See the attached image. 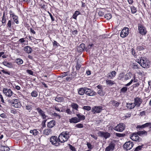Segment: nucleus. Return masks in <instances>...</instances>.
<instances>
[{"label": "nucleus", "instance_id": "obj_41", "mask_svg": "<svg viewBox=\"0 0 151 151\" xmlns=\"http://www.w3.org/2000/svg\"><path fill=\"white\" fill-rule=\"evenodd\" d=\"M106 83L109 86H112L115 83L114 82V81H112L111 80H106Z\"/></svg>", "mask_w": 151, "mask_h": 151}, {"label": "nucleus", "instance_id": "obj_42", "mask_svg": "<svg viewBox=\"0 0 151 151\" xmlns=\"http://www.w3.org/2000/svg\"><path fill=\"white\" fill-rule=\"evenodd\" d=\"M35 29H36V28H28V30H30V33L33 34V35H35L36 34V32L35 31Z\"/></svg>", "mask_w": 151, "mask_h": 151}, {"label": "nucleus", "instance_id": "obj_35", "mask_svg": "<svg viewBox=\"0 0 151 151\" xmlns=\"http://www.w3.org/2000/svg\"><path fill=\"white\" fill-rule=\"evenodd\" d=\"M26 109L30 112L32 109V106L31 104H27L25 106Z\"/></svg>", "mask_w": 151, "mask_h": 151}, {"label": "nucleus", "instance_id": "obj_10", "mask_svg": "<svg viewBox=\"0 0 151 151\" xmlns=\"http://www.w3.org/2000/svg\"><path fill=\"white\" fill-rule=\"evenodd\" d=\"M116 144L113 141H111L109 144L108 146L105 149V151H113L115 149Z\"/></svg>", "mask_w": 151, "mask_h": 151}, {"label": "nucleus", "instance_id": "obj_31", "mask_svg": "<svg viewBox=\"0 0 151 151\" xmlns=\"http://www.w3.org/2000/svg\"><path fill=\"white\" fill-rule=\"evenodd\" d=\"M126 105L127 108L130 109H133L135 107L133 103H127Z\"/></svg>", "mask_w": 151, "mask_h": 151}, {"label": "nucleus", "instance_id": "obj_38", "mask_svg": "<svg viewBox=\"0 0 151 151\" xmlns=\"http://www.w3.org/2000/svg\"><path fill=\"white\" fill-rule=\"evenodd\" d=\"M69 74V72L68 71L66 72H64L62 73L61 74V75L59 77L61 78H63L64 77L66 76Z\"/></svg>", "mask_w": 151, "mask_h": 151}, {"label": "nucleus", "instance_id": "obj_2", "mask_svg": "<svg viewBox=\"0 0 151 151\" xmlns=\"http://www.w3.org/2000/svg\"><path fill=\"white\" fill-rule=\"evenodd\" d=\"M70 137V132L66 131L62 132L58 136L59 141L61 143H64L67 141Z\"/></svg>", "mask_w": 151, "mask_h": 151}, {"label": "nucleus", "instance_id": "obj_58", "mask_svg": "<svg viewBox=\"0 0 151 151\" xmlns=\"http://www.w3.org/2000/svg\"><path fill=\"white\" fill-rule=\"evenodd\" d=\"M131 52L132 54L134 56V57H136L137 55L134 49L132 48L131 49Z\"/></svg>", "mask_w": 151, "mask_h": 151}, {"label": "nucleus", "instance_id": "obj_32", "mask_svg": "<svg viewBox=\"0 0 151 151\" xmlns=\"http://www.w3.org/2000/svg\"><path fill=\"white\" fill-rule=\"evenodd\" d=\"M16 63L19 65L22 64L23 61L20 58H17L15 60Z\"/></svg>", "mask_w": 151, "mask_h": 151}, {"label": "nucleus", "instance_id": "obj_47", "mask_svg": "<svg viewBox=\"0 0 151 151\" xmlns=\"http://www.w3.org/2000/svg\"><path fill=\"white\" fill-rule=\"evenodd\" d=\"M18 16H15L14 17H13L12 19L14 22L16 24H18L19 23V21L18 19Z\"/></svg>", "mask_w": 151, "mask_h": 151}, {"label": "nucleus", "instance_id": "obj_26", "mask_svg": "<svg viewBox=\"0 0 151 151\" xmlns=\"http://www.w3.org/2000/svg\"><path fill=\"white\" fill-rule=\"evenodd\" d=\"M76 116L78 117V122L84 120L85 119V116L83 115H81L80 114H76Z\"/></svg>", "mask_w": 151, "mask_h": 151}, {"label": "nucleus", "instance_id": "obj_36", "mask_svg": "<svg viewBox=\"0 0 151 151\" xmlns=\"http://www.w3.org/2000/svg\"><path fill=\"white\" fill-rule=\"evenodd\" d=\"M80 14V13L78 11H76L73 14L72 17L74 19H76L77 16Z\"/></svg>", "mask_w": 151, "mask_h": 151}, {"label": "nucleus", "instance_id": "obj_33", "mask_svg": "<svg viewBox=\"0 0 151 151\" xmlns=\"http://www.w3.org/2000/svg\"><path fill=\"white\" fill-rule=\"evenodd\" d=\"M3 64L4 65L9 68H11L12 67V64L11 63H9L7 61H4L3 62Z\"/></svg>", "mask_w": 151, "mask_h": 151}, {"label": "nucleus", "instance_id": "obj_18", "mask_svg": "<svg viewBox=\"0 0 151 151\" xmlns=\"http://www.w3.org/2000/svg\"><path fill=\"white\" fill-rule=\"evenodd\" d=\"M36 110L37 111L38 113L42 117L43 119H45L47 116L45 114V112L42 111L40 108L38 107L36 108Z\"/></svg>", "mask_w": 151, "mask_h": 151}, {"label": "nucleus", "instance_id": "obj_50", "mask_svg": "<svg viewBox=\"0 0 151 151\" xmlns=\"http://www.w3.org/2000/svg\"><path fill=\"white\" fill-rule=\"evenodd\" d=\"M131 12L132 14H134L137 12V9L134 6H131Z\"/></svg>", "mask_w": 151, "mask_h": 151}, {"label": "nucleus", "instance_id": "obj_44", "mask_svg": "<svg viewBox=\"0 0 151 151\" xmlns=\"http://www.w3.org/2000/svg\"><path fill=\"white\" fill-rule=\"evenodd\" d=\"M144 145H141L138 146L134 150V151H139L142 149V148H143Z\"/></svg>", "mask_w": 151, "mask_h": 151}, {"label": "nucleus", "instance_id": "obj_53", "mask_svg": "<svg viewBox=\"0 0 151 151\" xmlns=\"http://www.w3.org/2000/svg\"><path fill=\"white\" fill-rule=\"evenodd\" d=\"M151 125V123L150 122H147L145 124L142 125V127L143 128H145L146 127H147Z\"/></svg>", "mask_w": 151, "mask_h": 151}, {"label": "nucleus", "instance_id": "obj_17", "mask_svg": "<svg viewBox=\"0 0 151 151\" xmlns=\"http://www.w3.org/2000/svg\"><path fill=\"white\" fill-rule=\"evenodd\" d=\"M129 34V28L127 27H124L121 31L120 34V36L122 37H125L127 36Z\"/></svg>", "mask_w": 151, "mask_h": 151}, {"label": "nucleus", "instance_id": "obj_25", "mask_svg": "<svg viewBox=\"0 0 151 151\" xmlns=\"http://www.w3.org/2000/svg\"><path fill=\"white\" fill-rule=\"evenodd\" d=\"M116 74V72L115 71H113L109 73L107 77L110 79H113L115 77Z\"/></svg>", "mask_w": 151, "mask_h": 151}, {"label": "nucleus", "instance_id": "obj_13", "mask_svg": "<svg viewBox=\"0 0 151 151\" xmlns=\"http://www.w3.org/2000/svg\"><path fill=\"white\" fill-rule=\"evenodd\" d=\"M86 89L85 93L88 96H94L96 94V92L91 89L86 87Z\"/></svg>", "mask_w": 151, "mask_h": 151}, {"label": "nucleus", "instance_id": "obj_46", "mask_svg": "<svg viewBox=\"0 0 151 151\" xmlns=\"http://www.w3.org/2000/svg\"><path fill=\"white\" fill-rule=\"evenodd\" d=\"M55 101L59 102H61L63 101V99L62 97L57 96L55 98Z\"/></svg>", "mask_w": 151, "mask_h": 151}, {"label": "nucleus", "instance_id": "obj_8", "mask_svg": "<svg viewBox=\"0 0 151 151\" xmlns=\"http://www.w3.org/2000/svg\"><path fill=\"white\" fill-rule=\"evenodd\" d=\"M134 144L132 142L129 141L126 142L124 145L123 147L127 151L130 150L133 147Z\"/></svg>", "mask_w": 151, "mask_h": 151}, {"label": "nucleus", "instance_id": "obj_5", "mask_svg": "<svg viewBox=\"0 0 151 151\" xmlns=\"http://www.w3.org/2000/svg\"><path fill=\"white\" fill-rule=\"evenodd\" d=\"M2 91L5 95L8 97H11L13 94L16 96V94L14 93L10 89L4 88Z\"/></svg>", "mask_w": 151, "mask_h": 151}, {"label": "nucleus", "instance_id": "obj_48", "mask_svg": "<svg viewBox=\"0 0 151 151\" xmlns=\"http://www.w3.org/2000/svg\"><path fill=\"white\" fill-rule=\"evenodd\" d=\"M145 47L143 45L142 46L139 45L137 47V49L138 50L141 51L144 49Z\"/></svg>", "mask_w": 151, "mask_h": 151}, {"label": "nucleus", "instance_id": "obj_14", "mask_svg": "<svg viewBox=\"0 0 151 151\" xmlns=\"http://www.w3.org/2000/svg\"><path fill=\"white\" fill-rule=\"evenodd\" d=\"M134 103L135 106L138 107L140 106L142 102V99L139 97H136L134 99Z\"/></svg>", "mask_w": 151, "mask_h": 151}, {"label": "nucleus", "instance_id": "obj_12", "mask_svg": "<svg viewBox=\"0 0 151 151\" xmlns=\"http://www.w3.org/2000/svg\"><path fill=\"white\" fill-rule=\"evenodd\" d=\"M98 135L101 137H104L105 139L111 136L110 133L108 132H104L99 131L97 133Z\"/></svg>", "mask_w": 151, "mask_h": 151}, {"label": "nucleus", "instance_id": "obj_15", "mask_svg": "<svg viewBox=\"0 0 151 151\" xmlns=\"http://www.w3.org/2000/svg\"><path fill=\"white\" fill-rule=\"evenodd\" d=\"M133 82V79H132L129 83L125 84V86L123 87L120 89V93H121L124 94L126 93L128 89L127 86L130 85Z\"/></svg>", "mask_w": 151, "mask_h": 151}, {"label": "nucleus", "instance_id": "obj_59", "mask_svg": "<svg viewBox=\"0 0 151 151\" xmlns=\"http://www.w3.org/2000/svg\"><path fill=\"white\" fill-rule=\"evenodd\" d=\"M69 146L70 149L72 151H76V148L74 147L72 145H71L70 144H69Z\"/></svg>", "mask_w": 151, "mask_h": 151}, {"label": "nucleus", "instance_id": "obj_45", "mask_svg": "<svg viewBox=\"0 0 151 151\" xmlns=\"http://www.w3.org/2000/svg\"><path fill=\"white\" fill-rule=\"evenodd\" d=\"M71 107L73 109L77 110L78 108V106L76 104L73 103L71 105Z\"/></svg>", "mask_w": 151, "mask_h": 151}, {"label": "nucleus", "instance_id": "obj_64", "mask_svg": "<svg viewBox=\"0 0 151 151\" xmlns=\"http://www.w3.org/2000/svg\"><path fill=\"white\" fill-rule=\"evenodd\" d=\"M27 72L28 74L33 75V72L32 70H27Z\"/></svg>", "mask_w": 151, "mask_h": 151}, {"label": "nucleus", "instance_id": "obj_9", "mask_svg": "<svg viewBox=\"0 0 151 151\" xmlns=\"http://www.w3.org/2000/svg\"><path fill=\"white\" fill-rule=\"evenodd\" d=\"M138 30L139 33L142 35H145L146 34V28L141 24H138Z\"/></svg>", "mask_w": 151, "mask_h": 151}, {"label": "nucleus", "instance_id": "obj_54", "mask_svg": "<svg viewBox=\"0 0 151 151\" xmlns=\"http://www.w3.org/2000/svg\"><path fill=\"white\" fill-rule=\"evenodd\" d=\"M58 105H60V104H57V105H56L55 106H54V107L55 110L57 111L60 112V109L59 107L58 106Z\"/></svg>", "mask_w": 151, "mask_h": 151}, {"label": "nucleus", "instance_id": "obj_4", "mask_svg": "<svg viewBox=\"0 0 151 151\" xmlns=\"http://www.w3.org/2000/svg\"><path fill=\"white\" fill-rule=\"evenodd\" d=\"M50 141L52 145L55 146H58L60 144V142L59 141L58 137V138L57 136H55L51 137L50 138Z\"/></svg>", "mask_w": 151, "mask_h": 151}, {"label": "nucleus", "instance_id": "obj_49", "mask_svg": "<svg viewBox=\"0 0 151 151\" xmlns=\"http://www.w3.org/2000/svg\"><path fill=\"white\" fill-rule=\"evenodd\" d=\"M116 136L119 137H124L125 136V133H116L115 134Z\"/></svg>", "mask_w": 151, "mask_h": 151}, {"label": "nucleus", "instance_id": "obj_20", "mask_svg": "<svg viewBox=\"0 0 151 151\" xmlns=\"http://www.w3.org/2000/svg\"><path fill=\"white\" fill-rule=\"evenodd\" d=\"M52 130L51 129L48 128L43 130V134L44 136H48L51 134Z\"/></svg>", "mask_w": 151, "mask_h": 151}, {"label": "nucleus", "instance_id": "obj_22", "mask_svg": "<svg viewBox=\"0 0 151 151\" xmlns=\"http://www.w3.org/2000/svg\"><path fill=\"white\" fill-rule=\"evenodd\" d=\"M56 122L54 120H52L48 122L47 127L48 128L51 129L55 125Z\"/></svg>", "mask_w": 151, "mask_h": 151}, {"label": "nucleus", "instance_id": "obj_63", "mask_svg": "<svg viewBox=\"0 0 151 151\" xmlns=\"http://www.w3.org/2000/svg\"><path fill=\"white\" fill-rule=\"evenodd\" d=\"M44 119V120L42 121V127L43 128L45 127V126H46L45 123L47 120L46 119Z\"/></svg>", "mask_w": 151, "mask_h": 151}, {"label": "nucleus", "instance_id": "obj_6", "mask_svg": "<svg viewBox=\"0 0 151 151\" xmlns=\"http://www.w3.org/2000/svg\"><path fill=\"white\" fill-rule=\"evenodd\" d=\"M125 125L123 123H120L114 128V129L117 131L122 132L125 128Z\"/></svg>", "mask_w": 151, "mask_h": 151}, {"label": "nucleus", "instance_id": "obj_28", "mask_svg": "<svg viewBox=\"0 0 151 151\" xmlns=\"http://www.w3.org/2000/svg\"><path fill=\"white\" fill-rule=\"evenodd\" d=\"M69 122L70 123H76L78 122V118L76 117H72L71 119H70Z\"/></svg>", "mask_w": 151, "mask_h": 151}, {"label": "nucleus", "instance_id": "obj_16", "mask_svg": "<svg viewBox=\"0 0 151 151\" xmlns=\"http://www.w3.org/2000/svg\"><path fill=\"white\" fill-rule=\"evenodd\" d=\"M103 110L102 107L101 106H94L92 108L91 112L93 114L100 113Z\"/></svg>", "mask_w": 151, "mask_h": 151}, {"label": "nucleus", "instance_id": "obj_40", "mask_svg": "<svg viewBox=\"0 0 151 151\" xmlns=\"http://www.w3.org/2000/svg\"><path fill=\"white\" fill-rule=\"evenodd\" d=\"M111 15L109 13L106 14L104 16V18L107 20H109L111 19Z\"/></svg>", "mask_w": 151, "mask_h": 151}, {"label": "nucleus", "instance_id": "obj_51", "mask_svg": "<svg viewBox=\"0 0 151 151\" xmlns=\"http://www.w3.org/2000/svg\"><path fill=\"white\" fill-rule=\"evenodd\" d=\"M1 150L3 151H9L10 150V148L8 147L4 146L1 147Z\"/></svg>", "mask_w": 151, "mask_h": 151}, {"label": "nucleus", "instance_id": "obj_11", "mask_svg": "<svg viewBox=\"0 0 151 151\" xmlns=\"http://www.w3.org/2000/svg\"><path fill=\"white\" fill-rule=\"evenodd\" d=\"M130 138L133 141L140 142L142 140V138L139 137L136 132L133 133L130 135Z\"/></svg>", "mask_w": 151, "mask_h": 151}, {"label": "nucleus", "instance_id": "obj_37", "mask_svg": "<svg viewBox=\"0 0 151 151\" xmlns=\"http://www.w3.org/2000/svg\"><path fill=\"white\" fill-rule=\"evenodd\" d=\"M86 145L88 148V150H90V151H91V150L93 148V146L92 145L91 143L89 142H87Z\"/></svg>", "mask_w": 151, "mask_h": 151}, {"label": "nucleus", "instance_id": "obj_30", "mask_svg": "<svg viewBox=\"0 0 151 151\" xmlns=\"http://www.w3.org/2000/svg\"><path fill=\"white\" fill-rule=\"evenodd\" d=\"M111 102L112 106L115 107H118L120 104V103L115 100H112Z\"/></svg>", "mask_w": 151, "mask_h": 151}, {"label": "nucleus", "instance_id": "obj_55", "mask_svg": "<svg viewBox=\"0 0 151 151\" xmlns=\"http://www.w3.org/2000/svg\"><path fill=\"white\" fill-rule=\"evenodd\" d=\"M81 67V65H80V64L78 62H77L76 65V69L77 70H79Z\"/></svg>", "mask_w": 151, "mask_h": 151}, {"label": "nucleus", "instance_id": "obj_60", "mask_svg": "<svg viewBox=\"0 0 151 151\" xmlns=\"http://www.w3.org/2000/svg\"><path fill=\"white\" fill-rule=\"evenodd\" d=\"M76 72H72L71 75V79H72L73 78H74L76 76Z\"/></svg>", "mask_w": 151, "mask_h": 151}, {"label": "nucleus", "instance_id": "obj_29", "mask_svg": "<svg viewBox=\"0 0 151 151\" xmlns=\"http://www.w3.org/2000/svg\"><path fill=\"white\" fill-rule=\"evenodd\" d=\"M136 133H137L138 136L139 135L140 136H141L143 134H145V135H146L147 134V132L144 130L143 131H139Z\"/></svg>", "mask_w": 151, "mask_h": 151}, {"label": "nucleus", "instance_id": "obj_39", "mask_svg": "<svg viewBox=\"0 0 151 151\" xmlns=\"http://www.w3.org/2000/svg\"><path fill=\"white\" fill-rule=\"evenodd\" d=\"M97 93L101 96H103L105 94V92L103 91V89L99 90Z\"/></svg>", "mask_w": 151, "mask_h": 151}, {"label": "nucleus", "instance_id": "obj_24", "mask_svg": "<svg viewBox=\"0 0 151 151\" xmlns=\"http://www.w3.org/2000/svg\"><path fill=\"white\" fill-rule=\"evenodd\" d=\"M24 51L28 54L30 53L32 51V49L31 47L29 46H25L24 48Z\"/></svg>", "mask_w": 151, "mask_h": 151}, {"label": "nucleus", "instance_id": "obj_52", "mask_svg": "<svg viewBox=\"0 0 151 151\" xmlns=\"http://www.w3.org/2000/svg\"><path fill=\"white\" fill-rule=\"evenodd\" d=\"M133 68L134 69H138L139 65L138 64L136 63H133L132 64Z\"/></svg>", "mask_w": 151, "mask_h": 151}, {"label": "nucleus", "instance_id": "obj_61", "mask_svg": "<svg viewBox=\"0 0 151 151\" xmlns=\"http://www.w3.org/2000/svg\"><path fill=\"white\" fill-rule=\"evenodd\" d=\"M104 14V12L102 10H99L98 12V15L100 16H103Z\"/></svg>", "mask_w": 151, "mask_h": 151}, {"label": "nucleus", "instance_id": "obj_56", "mask_svg": "<svg viewBox=\"0 0 151 151\" xmlns=\"http://www.w3.org/2000/svg\"><path fill=\"white\" fill-rule=\"evenodd\" d=\"M83 109L87 111H89L91 109V107L89 106H84Z\"/></svg>", "mask_w": 151, "mask_h": 151}, {"label": "nucleus", "instance_id": "obj_1", "mask_svg": "<svg viewBox=\"0 0 151 151\" xmlns=\"http://www.w3.org/2000/svg\"><path fill=\"white\" fill-rule=\"evenodd\" d=\"M136 61L143 68H148L149 67L150 62L146 58L141 57L139 59H137Z\"/></svg>", "mask_w": 151, "mask_h": 151}, {"label": "nucleus", "instance_id": "obj_7", "mask_svg": "<svg viewBox=\"0 0 151 151\" xmlns=\"http://www.w3.org/2000/svg\"><path fill=\"white\" fill-rule=\"evenodd\" d=\"M12 105L14 107L16 108H20L22 106L21 104L19 99H14L12 100Z\"/></svg>", "mask_w": 151, "mask_h": 151}, {"label": "nucleus", "instance_id": "obj_27", "mask_svg": "<svg viewBox=\"0 0 151 151\" xmlns=\"http://www.w3.org/2000/svg\"><path fill=\"white\" fill-rule=\"evenodd\" d=\"M14 24V22H12L11 19L9 20L6 24V27L8 28L10 30L12 29V24Z\"/></svg>", "mask_w": 151, "mask_h": 151}, {"label": "nucleus", "instance_id": "obj_3", "mask_svg": "<svg viewBox=\"0 0 151 151\" xmlns=\"http://www.w3.org/2000/svg\"><path fill=\"white\" fill-rule=\"evenodd\" d=\"M132 74L131 73H127L125 74L124 73L122 72L120 73L118 77V79L123 81H127L130 79L132 76Z\"/></svg>", "mask_w": 151, "mask_h": 151}, {"label": "nucleus", "instance_id": "obj_62", "mask_svg": "<svg viewBox=\"0 0 151 151\" xmlns=\"http://www.w3.org/2000/svg\"><path fill=\"white\" fill-rule=\"evenodd\" d=\"M50 16V17L52 22H53L55 21V18L53 17L51 14L49 12H48Z\"/></svg>", "mask_w": 151, "mask_h": 151}, {"label": "nucleus", "instance_id": "obj_23", "mask_svg": "<svg viewBox=\"0 0 151 151\" xmlns=\"http://www.w3.org/2000/svg\"><path fill=\"white\" fill-rule=\"evenodd\" d=\"M86 88H81L78 89V93L80 95H83L85 93L86 91Z\"/></svg>", "mask_w": 151, "mask_h": 151}, {"label": "nucleus", "instance_id": "obj_57", "mask_svg": "<svg viewBox=\"0 0 151 151\" xmlns=\"http://www.w3.org/2000/svg\"><path fill=\"white\" fill-rule=\"evenodd\" d=\"M75 127L78 128H82L83 127V126L82 124L80 123L76 124Z\"/></svg>", "mask_w": 151, "mask_h": 151}, {"label": "nucleus", "instance_id": "obj_19", "mask_svg": "<svg viewBox=\"0 0 151 151\" xmlns=\"http://www.w3.org/2000/svg\"><path fill=\"white\" fill-rule=\"evenodd\" d=\"M85 48V44L83 43H82L77 47V51L79 53L82 52L84 50Z\"/></svg>", "mask_w": 151, "mask_h": 151}, {"label": "nucleus", "instance_id": "obj_34", "mask_svg": "<svg viewBox=\"0 0 151 151\" xmlns=\"http://www.w3.org/2000/svg\"><path fill=\"white\" fill-rule=\"evenodd\" d=\"M30 132L34 136L37 135L39 133L38 131L36 129L31 130L30 131Z\"/></svg>", "mask_w": 151, "mask_h": 151}, {"label": "nucleus", "instance_id": "obj_43", "mask_svg": "<svg viewBox=\"0 0 151 151\" xmlns=\"http://www.w3.org/2000/svg\"><path fill=\"white\" fill-rule=\"evenodd\" d=\"M37 95L38 93L35 91H33L31 93V96L32 97H37Z\"/></svg>", "mask_w": 151, "mask_h": 151}, {"label": "nucleus", "instance_id": "obj_21", "mask_svg": "<svg viewBox=\"0 0 151 151\" xmlns=\"http://www.w3.org/2000/svg\"><path fill=\"white\" fill-rule=\"evenodd\" d=\"M7 14V13H6V14H5V12H3L1 22L2 24L4 25H5L6 24V17H8L7 16H6Z\"/></svg>", "mask_w": 151, "mask_h": 151}]
</instances>
